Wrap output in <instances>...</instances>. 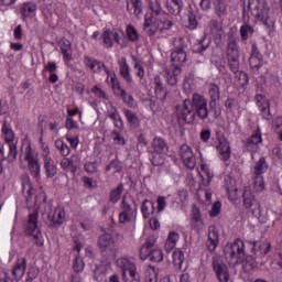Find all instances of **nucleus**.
<instances>
[{
    "label": "nucleus",
    "mask_w": 282,
    "mask_h": 282,
    "mask_svg": "<svg viewBox=\"0 0 282 282\" xmlns=\"http://www.w3.org/2000/svg\"><path fill=\"white\" fill-rule=\"evenodd\" d=\"M26 276L28 278H26L25 282L34 281V279H36V276H39V269H36V268L29 269Z\"/></svg>",
    "instance_id": "0e129e2a"
},
{
    "label": "nucleus",
    "mask_w": 282,
    "mask_h": 282,
    "mask_svg": "<svg viewBox=\"0 0 282 282\" xmlns=\"http://www.w3.org/2000/svg\"><path fill=\"white\" fill-rule=\"evenodd\" d=\"M181 118L186 124H193L195 118L206 120L208 118V101L199 94H194L191 99H184Z\"/></svg>",
    "instance_id": "f257e3e1"
},
{
    "label": "nucleus",
    "mask_w": 282,
    "mask_h": 282,
    "mask_svg": "<svg viewBox=\"0 0 282 282\" xmlns=\"http://www.w3.org/2000/svg\"><path fill=\"white\" fill-rule=\"evenodd\" d=\"M219 213H221V202L217 200L213 204L209 215L212 217H217V215H219Z\"/></svg>",
    "instance_id": "bf43d9fd"
},
{
    "label": "nucleus",
    "mask_w": 282,
    "mask_h": 282,
    "mask_svg": "<svg viewBox=\"0 0 282 282\" xmlns=\"http://www.w3.org/2000/svg\"><path fill=\"white\" fill-rule=\"evenodd\" d=\"M59 47L62 50V54L64 56V61H72V42L66 37H63L59 41Z\"/></svg>",
    "instance_id": "c756f323"
},
{
    "label": "nucleus",
    "mask_w": 282,
    "mask_h": 282,
    "mask_svg": "<svg viewBox=\"0 0 282 282\" xmlns=\"http://www.w3.org/2000/svg\"><path fill=\"white\" fill-rule=\"evenodd\" d=\"M243 206L251 209L252 215L256 217L261 216V204L254 198V194L250 187H246L242 193Z\"/></svg>",
    "instance_id": "f8f14e48"
},
{
    "label": "nucleus",
    "mask_w": 282,
    "mask_h": 282,
    "mask_svg": "<svg viewBox=\"0 0 282 282\" xmlns=\"http://www.w3.org/2000/svg\"><path fill=\"white\" fill-rule=\"evenodd\" d=\"M224 186L227 191L229 199H236L237 198V181H235L232 176H226Z\"/></svg>",
    "instance_id": "cd10ccee"
},
{
    "label": "nucleus",
    "mask_w": 282,
    "mask_h": 282,
    "mask_svg": "<svg viewBox=\"0 0 282 282\" xmlns=\"http://www.w3.org/2000/svg\"><path fill=\"white\" fill-rule=\"evenodd\" d=\"M150 10L155 14V17H160L162 14V2L160 0H148Z\"/></svg>",
    "instance_id": "a19ab883"
},
{
    "label": "nucleus",
    "mask_w": 282,
    "mask_h": 282,
    "mask_svg": "<svg viewBox=\"0 0 282 282\" xmlns=\"http://www.w3.org/2000/svg\"><path fill=\"white\" fill-rule=\"evenodd\" d=\"M248 12H250L253 19L261 21L263 25L270 28L272 22H270V7L267 0H249L248 1Z\"/></svg>",
    "instance_id": "7ed1b4c3"
},
{
    "label": "nucleus",
    "mask_w": 282,
    "mask_h": 282,
    "mask_svg": "<svg viewBox=\"0 0 282 282\" xmlns=\"http://www.w3.org/2000/svg\"><path fill=\"white\" fill-rule=\"evenodd\" d=\"M182 263H184V251L176 249L173 252V264L176 270H182Z\"/></svg>",
    "instance_id": "ea45409f"
},
{
    "label": "nucleus",
    "mask_w": 282,
    "mask_h": 282,
    "mask_svg": "<svg viewBox=\"0 0 282 282\" xmlns=\"http://www.w3.org/2000/svg\"><path fill=\"white\" fill-rule=\"evenodd\" d=\"M186 50H188V42L184 40V37L174 39V51L171 53L172 65H182L186 63V58L188 55L186 54Z\"/></svg>",
    "instance_id": "423d86ee"
},
{
    "label": "nucleus",
    "mask_w": 282,
    "mask_h": 282,
    "mask_svg": "<svg viewBox=\"0 0 282 282\" xmlns=\"http://www.w3.org/2000/svg\"><path fill=\"white\" fill-rule=\"evenodd\" d=\"M127 34H128V39L129 41H131L132 43L138 41V39H140V36L138 35V31L135 30V28L131 24H129L127 26Z\"/></svg>",
    "instance_id": "3c124183"
},
{
    "label": "nucleus",
    "mask_w": 282,
    "mask_h": 282,
    "mask_svg": "<svg viewBox=\"0 0 282 282\" xmlns=\"http://www.w3.org/2000/svg\"><path fill=\"white\" fill-rule=\"evenodd\" d=\"M152 147L156 154L152 155L151 163L154 166H160L163 163L162 159H160V155H162V153L164 154L169 153V144L162 138H154L152 142Z\"/></svg>",
    "instance_id": "9b49d317"
},
{
    "label": "nucleus",
    "mask_w": 282,
    "mask_h": 282,
    "mask_svg": "<svg viewBox=\"0 0 282 282\" xmlns=\"http://www.w3.org/2000/svg\"><path fill=\"white\" fill-rule=\"evenodd\" d=\"M155 89V96L159 100H166V96L169 93L166 91V88L161 87V88H154Z\"/></svg>",
    "instance_id": "69168bd1"
},
{
    "label": "nucleus",
    "mask_w": 282,
    "mask_h": 282,
    "mask_svg": "<svg viewBox=\"0 0 282 282\" xmlns=\"http://www.w3.org/2000/svg\"><path fill=\"white\" fill-rule=\"evenodd\" d=\"M111 85L115 91V96H119L120 98H122L123 102L128 105V107H133V96L127 94V90H124L122 86H120V82L118 80V78L111 77Z\"/></svg>",
    "instance_id": "2eb2a0df"
},
{
    "label": "nucleus",
    "mask_w": 282,
    "mask_h": 282,
    "mask_svg": "<svg viewBox=\"0 0 282 282\" xmlns=\"http://www.w3.org/2000/svg\"><path fill=\"white\" fill-rule=\"evenodd\" d=\"M144 281L145 282H158V274H155V270L153 268H152V272L147 271Z\"/></svg>",
    "instance_id": "774afa93"
},
{
    "label": "nucleus",
    "mask_w": 282,
    "mask_h": 282,
    "mask_svg": "<svg viewBox=\"0 0 282 282\" xmlns=\"http://www.w3.org/2000/svg\"><path fill=\"white\" fill-rule=\"evenodd\" d=\"M111 169H113L115 173H120L122 171V163L120 160L115 159L106 166V171H111Z\"/></svg>",
    "instance_id": "09e8293b"
},
{
    "label": "nucleus",
    "mask_w": 282,
    "mask_h": 282,
    "mask_svg": "<svg viewBox=\"0 0 282 282\" xmlns=\"http://www.w3.org/2000/svg\"><path fill=\"white\" fill-rule=\"evenodd\" d=\"M120 68V76L126 80V83H133L131 75L129 74V64H127V58H122L118 62Z\"/></svg>",
    "instance_id": "7c9ffc66"
},
{
    "label": "nucleus",
    "mask_w": 282,
    "mask_h": 282,
    "mask_svg": "<svg viewBox=\"0 0 282 282\" xmlns=\"http://www.w3.org/2000/svg\"><path fill=\"white\" fill-rule=\"evenodd\" d=\"M216 139L218 140L217 151L220 155V159L224 161L230 160V143L228 142L226 134H224L221 131H217Z\"/></svg>",
    "instance_id": "ddd939ff"
},
{
    "label": "nucleus",
    "mask_w": 282,
    "mask_h": 282,
    "mask_svg": "<svg viewBox=\"0 0 282 282\" xmlns=\"http://www.w3.org/2000/svg\"><path fill=\"white\" fill-rule=\"evenodd\" d=\"M158 238L155 236H149L145 238L144 243L141 246L139 250V257L142 261H147L150 259L153 263H161L164 261V253L162 249L155 247Z\"/></svg>",
    "instance_id": "f03ea898"
},
{
    "label": "nucleus",
    "mask_w": 282,
    "mask_h": 282,
    "mask_svg": "<svg viewBox=\"0 0 282 282\" xmlns=\"http://www.w3.org/2000/svg\"><path fill=\"white\" fill-rule=\"evenodd\" d=\"M25 270H28V260L23 257L19 258L12 269V276H14L15 281H21V279H23Z\"/></svg>",
    "instance_id": "b1692460"
},
{
    "label": "nucleus",
    "mask_w": 282,
    "mask_h": 282,
    "mask_svg": "<svg viewBox=\"0 0 282 282\" xmlns=\"http://www.w3.org/2000/svg\"><path fill=\"white\" fill-rule=\"evenodd\" d=\"M217 246H219V231H217L216 227H210L206 248L209 252H215V250H217Z\"/></svg>",
    "instance_id": "393cba45"
},
{
    "label": "nucleus",
    "mask_w": 282,
    "mask_h": 282,
    "mask_svg": "<svg viewBox=\"0 0 282 282\" xmlns=\"http://www.w3.org/2000/svg\"><path fill=\"white\" fill-rule=\"evenodd\" d=\"M263 142V138L261 137V128H257V130L252 133L251 137L247 139L245 142L246 149H250L251 147H257V144H261Z\"/></svg>",
    "instance_id": "c85d7f7f"
},
{
    "label": "nucleus",
    "mask_w": 282,
    "mask_h": 282,
    "mask_svg": "<svg viewBox=\"0 0 282 282\" xmlns=\"http://www.w3.org/2000/svg\"><path fill=\"white\" fill-rule=\"evenodd\" d=\"M250 58L256 61H263V55H261V52L259 51L257 44H252Z\"/></svg>",
    "instance_id": "4d7b16f0"
},
{
    "label": "nucleus",
    "mask_w": 282,
    "mask_h": 282,
    "mask_svg": "<svg viewBox=\"0 0 282 282\" xmlns=\"http://www.w3.org/2000/svg\"><path fill=\"white\" fill-rule=\"evenodd\" d=\"M131 3L134 9V14L140 17V14H142V0H131Z\"/></svg>",
    "instance_id": "e2e57ef3"
},
{
    "label": "nucleus",
    "mask_w": 282,
    "mask_h": 282,
    "mask_svg": "<svg viewBox=\"0 0 282 282\" xmlns=\"http://www.w3.org/2000/svg\"><path fill=\"white\" fill-rule=\"evenodd\" d=\"M154 210H155V205L153 204V202L149 199H144L141 205V213L143 215V218L149 219V217L153 215Z\"/></svg>",
    "instance_id": "2f4dec72"
},
{
    "label": "nucleus",
    "mask_w": 282,
    "mask_h": 282,
    "mask_svg": "<svg viewBox=\"0 0 282 282\" xmlns=\"http://www.w3.org/2000/svg\"><path fill=\"white\" fill-rule=\"evenodd\" d=\"M2 133L4 135L6 144H17V142H14V131H12L10 127H8V122L6 121L2 126Z\"/></svg>",
    "instance_id": "e433bc0d"
},
{
    "label": "nucleus",
    "mask_w": 282,
    "mask_h": 282,
    "mask_svg": "<svg viewBox=\"0 0 282 282\" xmlns=\"http://www.w3.org/2000/svg\"><path fill=\"white\" fill-rule=\"evenodd\" d=\"M180 155L187 169H191V170L195 169L196 166L195 155L193 154V150L191 149V147H188V144H182L180 147Z\"/></svg>",
    "instance_id": "a211bd4d"
},
{
    "label": "nucleus",
    "mask_w": 282,
    "mask_h": 282,
    "mask_svg": "<svg viewBox=\"0 0 282 282\" xmlns=\"http://www.w3.org/2000/svg\"><path fill=\"white\" fill-rule=\"evenodd\" d=\"M253 186L258 193H261V191H264L265 183L263 182V176L256 175L253 178Z\"/></svg>",
    "instance_id": "8fccbe9b"
},
{
    "label": "nucleus",
    "mask_w": 282,
    "mask_h": 282,
    "mask_svg": "<svg viewBox=\"0 0 282 282\" xmlns=\"http://www.w3.org/2000/svg\"><path fill=\"white\" fill-rule=\"evenodd\" d=\"M117 263L122 268V279L124 282H140V275L135 272V264L131 263L129 259H118Z\"/></svg>",
    "instance_id": "6e6552de"
},
{
    "label": "nucleus",
    "mask_w": 282,
    "mask_h": 282,
    "mask_svg": "<svg viewBox=\"0 0 282 282\" xmlns=\"http://www.w3.org/2000/svg\"><path fill=\"white\" fill-rule=\"evenodd\" d=\"M215 12L219 19H224L228 14V7L226 6V0L215 1Z\"/></svg>",
    "instance_id": "c9c22d12"
},
{
    "label": "nucleus",
    "mask_w": 282,
    "mask_h": 282,
    "mask_svg": "<svg viewBox=\"0 0 282 282\" xmlns=\"http://www.w3.org/2000/svg\"><path fill=\"white\" fill-rule=\"evenodd\" d=\"M21 181L22 195L25 197V202L30 204V200L32 199V197H34V193H36V191H34V187L32 186V181H30V176L23 175L21 177Z\"/></svg>",
    "instance_id": "4be33fe9"
},
{
    "label": "nucleus",
    "mask_w": 282,
    "mask_h": 282,
    "mask_svg": "<svg viewBox=\"0 0 282 282\" xmlns=\"http://www.w3.org/2000/svg\"><path fill=\"white\" fill-rule=\"evenodd\" d=\"M121 213L119 214L120 224H127L131 221V217H133V213L138 210V204L133 197L123 196L121 200Z\"/></svg>",
    "instance_id": "0eeeda50"
},
{
    "label": "nucleus",
    "mask_w": 282,
    "mask_h": 282,
    "mask_svg": "<svg viewBox=\"0 0 282 282\" xmlns=\"http://www.w3.org/2000/svg\"><path fill=\"white\" fill-rule=\"evenodd\" d=\"M97 246L104 257H107V254H116V252H118L116 240H113V237L109 234L101 235L97 240Z\"/></svg>",
    "instance_id": "1a4fd4ad"
},
{
    "label": "nucleus",
    "mask_w": 282,
    "mask_h": 282,
    "mask_svg": "<svg viewBox=\"0 0 282 282\" xmlns=\"http://www.w3.org/2000/svg\"><path fill=\"white\" fill-rule=\"evenodd\" d=\"M44 152L46 153L44 156V169L46 172V177H54L56 173H58V167L56 166V163H54V160L47 156L50 150H44Z\"/></svg>",
    "instance_id": "bb28decb"
},
{
    "label": "nucleus",
    "mask_w": 282,
    "mask_h": 282,
    "mask_svg": "<svg viewBox=\"0 0 282 282\" xmlns=\"http://www.w3.org/2000/svg\"><path fill=\"white\" fill-rule=\"evenodd\" d=\"M111 138L115 142H117V144H121V147H124V144H127V142L124 141V137L120 135V132H118L117 130L112 131Z\"/></svg>",
    "instance_id": "680f3d73"
},
{
    "label": "nucleus",
    "mask_w": 282,
    "mask_h": 282,
    "mask_svg": "<svg viewBox=\"0 0 282 282\" xmlns=\"http://www.w3.org/2000/svg\"><path fill=\"white\" fill-rule=\"evenodd\" d=\"M213 270L219 282L230 281V271L228 270V265L224 263L221 256L213 257Z\"/></svg>",
    "instance_id": "9d476101"
},
{
    "label": "nucleus",
    "mask_w": 282,
    "mask_h": 282,
    "mask_svg": "<svg viewBox=\"0 0 282 282\" xmlns=\"http://www.w3.org/2000/svg\"><path fill=\"white\" fill-rule=\"evenodd\" d=\"M24 160L30 164L31 162H36V159H34V153L32 152V145H28L25 148V156Z\"/></svg>",
    "instance_id": "13d9d810"
},
{
    "label": "nucleus",
    "mask_w": 282,
    "mask_h": 282,
    "mask_svg": "<svg viewBox=\"0 0 282 282\" xmlns=\"http://www.w3.org/2000/svg\"><path fill=\"white\" fill-rule=\"evenodd\" d=\"M84 63H85L86 67H89L90 72H93V74H95L98 59H94L86 55L84 57Z\"/></svg>",
    "instance_id": "5fc2aeb1"
},
{
    "label": "nucleus",
    "mask_w": 282,
    "mask_h": 282,
    "mask_svg": "<svg viewBox=\"0 0 282 282\" xmlns=\"http://www.w3.org/2000/svg\"><path fill=\"white\" fill-rule=\"evenodd\" d=\"M102 40L106 47H113V37L111 36V31L106 30L102 33Z\"/></svg>",
    "instance_id": "864d4df0"
},
{
    "label": "nucleus",
    "mask_w": 282,
    "mask_h": 282,
    "mask_svg": "<svg viewBox=\"0 0 282 282\" xmlns=\"http://www.w3.org/2000/svg\"><path fill=\"white\" fill-rule=\"evenodd\" d=\"M265 171H268V163H265V158L261 156L253 167V173L261 176Z\"/></svg>",
    "instance_id": "4c0bfd02"
},
{
    "label": "nucleus",
    "mask_w": 282,
    "mask_h": 282,
    "mask_svg": "<svg viewBox=\"0 0 282 282\" xmlns=\"http://www.w3.org/2000/svg\"><path fill=\"white\" fill-rule=\"evenodd\" d=\"M254 34V29L250 24H245L240 26V39L242 43H246L250 36Z\"/></svg>",
    "instance_id": "58836bf2"
},
{
    "label": "nucleus",
    "mask_w": 282,
    "mask_h": 282,
    "mask_svg": "<svg viewBox=\"0 0 282 282\" xmlns=\"http://www.w3.org/2000/svg\"><path fill=\"white\" fill-rule=\"evenodd\" d=\"M260 111L264 120H272V113H270V100H263V106L260 107Z\"/></svg>",
    "instance_id": "49530a36"
},
{
    "label": "nucleus",
    "mask_w": 282,
    "mask_h": 282,
    "mask_svg": "<svg viewBox=\"0 0 282 282\" xmlns=\"http://www.w3.org/2000/svg\"><path fill=\"white\" fill-rule=\"evenodd\" d=\"M226 57L227 61L239 58V45L237 44V39H235L232 35H229L227 39Z\"/></svg>",
    "instance_id": "5701e85b"
},
{
    "label": "nucleus",
    "mask_w": 282,
    "mask_h": 282,
    "mask_svg": "<svg viewBox=\"0 0 282 282\" xmlns=\"http://www.w3.org/2000/svg\"><path fill=\"white\" fill-rule=\"evenodd\" d=\"M249 65L254 72H259L263 67V61L249 58Z\"/></svg>",
    "instance_id": "052dcab7"
},
{
    "label": "nucleus",
    "mask_w": 282,
    "mask_h": 282,
    "mask_svg": "<svg viewBox=\"0 0 282 282\" xmlns=\"http://www.w3.org/2000/svg\"><path fill=\"white\" fill-rule=\"evenodd\" d=\"M180 240V235L175 231H171L169 234V237L165 241V250L166 252H171V250H173L177 243V241Z\"/></svg>",
    "instance_id": "f704fd0d"
},
{
    "label": "nucleus",
    "mask_w": 282,
    "mask_h": 282,
    "mask_svg": "<svg viewBox=\"0 0 282 282\" xmlns=\"http://www.w3.org/2000/svg\"><path fill=\"white\" fill-rule=\"evenodd\" d=\"M246 245L241 239H236L232 243H227L224 248L226 261L229 263H239L246 259Z\"/></svg>",
    "instance_id": "20e7f679"
},
{
    "label": "nucleus",
    "mask_w": 282,
    "mask_h": 282,
    "mask_svg": "<svg viewBox=\"0 0 282 282\" xmlns=\"http://www.w3.org/2000/svg\"><path fill=\"white\" fill-rule=\"evenodd\" d=\"M123 113L130 127H132L133 129H138V127H140V118H138V115L135 112L129 109H123Z\"/></svg>",
    "instance_id": "473e14b6"
},
{
    "label": "nucleus",
    "mask_w": 282,
    "mask_h": 282,
    "mask_svg": "<svg viewBox=\"0 0 282 282\" xmlns=\"http://www.w3.org/2000/svg\"><path fill=\"white\" fill-rule=\"evenodd\" d=\"M180 74H182V68L180 65L172 64L167 69H165L164 76L167 85L175 87V85H177V76H180Z\"/></svg>",
    "instance_id": "aec40b11"
},
{
    "label": "nucleus",
    "mask_w": 282,
    "mask_h": 282,
    "mask_svg": "<svg viewBox=\"0 0 282 282\" xmlns=\"http://www.w3.org/2000/svg\"><path fill=\"white\" fill-rule=\"evenodd\" d=\"M225 107L229 111H235V109H239V101H237V99H235V98H228L225 101Z\"/></svg>",
    "instance_id": "6e6d98bb"
},
{
    "label": "nucleus",
    "mask_w": 282,
    "mask_h": 282,
    "mask_svg": "<svg viewBox=\"0 0 282 282\" xmlns=\"http://www.w3.org/2000/svg\"><path fill=\"white\" fill-rule=\"evenodd\" d=\"M25 232L29 237H33L35 245L43 246V235L41 234V229H39V209L35 208L29 214Z\"/></svg>",
    "instance_id": "39448f33"
},
{
    "label": "nucleus",
    "mask_w": 282,
    "mask_h": 282,
    "mask_svg": "<svg viewBox=\"0 0 282 282\" xmlns=\"http://www.w3.org/2000/svg\"><path fill=\"white\" fill-rule=\"evenodd\" d=\"M84 169H85L86 173L94 174L98 171V165L96 164V162H87L84 165Z\"/></svg>",
    "instance_id": "338daca9"
},
{
    "label": "nucleus",
    "mask_w": 282,
    "mask_h": 282,
    "mask_svg": "<svg viewBox=\"0 0 282 282\" xmlns=\"http://www.w3.org/2000/svg\"><path fill=\"white\" fill-rule=\"evenodd\" d=\"M256 259H263L265 254H270V251L272 250V245H270V241L264 240L262 242H253V248Z\"/></svg>",
    "instance_id": "412c9836"
},
{
    "label": "nucleus",
    "mask_w": 282,
    "mask_h": 282,
    "mask_svg": "<svg viewBox=\"0 0 282 282\" xmlns=\"http://www.w3.org/2000/svg\"><path fill=\"white\" fill-rule=\"evenodd\" d=\"M64 221L65 209L57 207L54 210L47 213V224L50 228H59V226H63Z\"/></svg>",
    "instance_id": "4468645a"
},
{
    "label": "nucleus",
    "mask_w": 282,
    "mask_h": 282,
    "mask_svg": "<svg viewBox=\"0 0 282 282\" xmlns=\"http://www.w3.org/2000/svg\"><path fill=\"white\" fill-rule=\"evenodd\" d=\"M158 30H160V23L158 22V19H155L153 14L145 15L143 23V32H145L148 36H155Z\"/></svg>",
    "instance_id": "6ab92c4d"
},
{
    "label": "nucleus",
    "mask_w": 282,
    "mask_h": 282,
    "mask_svg": "<svg viewBox=\"0 0 282 282\" xmlns=\"http://www.w3.org/2000/svg\"><path fill=\"white\" fill-rule=\"evenodd\" d=\"M122 191H124V186L120 184L110 192V202H112V204H116V202L120 199V196L122 195Z\"/></svg>",
    "instance_id": "c03bdc74"
},
{
    "label": "nucleus",
    "mask_w": 282,
    "mask_h": 282,
    "mask_svg": "<svg viewBox=\"0 0 282 282\" xmlns=\"http://www.w3.org/2000/svg\"><path fill=\"white\" fill-rule=\"evenodd\" d=\"M208 47H210V42H206V39H203L194 46V53L204 54V52H206Z\"/></svg>",
    "instance_id": "79ce46f5"
},
{
    "label": "nucleus",
    "mask_w": 282,
    "mask_h": 282,
    "mask_svg": "<svg viewBox=\"0 0 282 282\" xmlns=\"http://www.w3.org/2000/svg\"><path fill=\"white\" fill-rule=\"evenodd\" d=\"M17 143H6L0 147V162L8 161L9 163L17 160Z\"/></svg>",
    "instance_id": "dca6fc26"
},
{
    "label": "nucleus",
    "mask_w": 282,
    "mask_h": 282,
    "mask_svg": "<svg viewBox=\"0 0 282 282\" xmlns=\"http://www.w3.org/2000/svg\"><path fill=\"white\" fill-rule=\"evenodd\" d=\"M165 8H166L169 14H172L173 17H178V14L182 13V10H184V1L183 0H166Z\"/></svg>",
    "instance_id": "a878e982"
},
{
    "label": "nucleus",
    "mask_w": 282,
    "mask_h": 282,
    "mask_svg": "<svg viewBox=\"0 0 282 282\" xmlns=\"http://www.w3.org/2000/svg\"><path fill=\"white\" fill-rule=\"evenodd\" d=\"M29 171L33 177H39L41 175V164H39V161L29 163Z\"/></svg>",
    "instance_id": "de8ad7c7"
},
{
    "label": "nucleus",
    "mask_w": 282,
    "mask_h": 282,
    "mask_svg": "<svg viewBox=\"0 0 282 282\" xmlns=\"http://www.w3.org/2000/svg\"><path fill=\"white\" fill-rule=\"evenodd\" d=\"M227 63L232 74H239V67H240L239 58L227 59Z\"/></svg>",
    "instance_id": "603ef678"
},
{
    "label": "nucleus",
    "mask_w": 282,
    "mask_h": 282,
    "mask_svg": "<svg viewBox=\"0 0 282 282\" xmlns=\"http://www.w3.org/2000/svg\"><path fill=\"white\" fill-rule=\"evenodd\" d=\"M108 118L115 122L117 129H124V123L122 122V117L118 113V109L112 107L111 110L108 111Z\"/></svg>",
    "instance_id": "72a5a7b5"
},
{
    "label": "nucleus",
    "mask_w": 282,
    "mask_h": 282,
    "mask_svg": "<svg viewBox=\"0 0 282 282\" xmlns=\"http://www.w3.org/2000/svg\"><path fill=\"white\" fill-rule=\"evenodd\" d=\"M55 147L57 150H59V153L63 155V158H67V155H69V145L64 143L63 140H56Z\"/></svg>",
    "instance_id": "a18cd8bd"
},
{
    "label": "nucleus",
    "mask_w": 282,
    "mask_h": 282,
    "mask_svg": "<svg viewBox=\"0 0 282 282\" xmlns=\"http://www.w3.org/2000/svg\"><path fill=\"white\" fill-rule=\"evenodd\" d=\"M208 95L210 98L209 109H210V111H213L214 118H219L220 112L217 111V100H219V98H220V91H219V87L217 86V84H209Z\"/></svg>",
    "instance_id": "f3484780"
},
{
    "label": "nucleus",
    "mask_w": 282,
    "mask_h": 282,
    "mask_svg": "<svg viewBox=\"0 0 282 282\" xmlns=\"http://www.w3.org/2000/svg\"><path fill=\"white\" fill-rule=\"evenodd\" d=\"M21 12L23 17H32L34 12H36V4L33 2H26L23 4Z\"/></svg>",
    "instance_id": "37998d69"
}]
</instances>
